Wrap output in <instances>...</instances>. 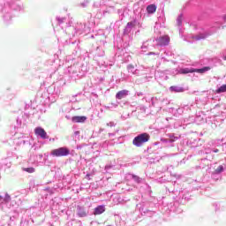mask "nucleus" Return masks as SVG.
Returning <instances> with one entry per match:
<instances>
[{"instance_id":"obj_13","label":"nucleus","mask_w":226,"mask_h":226,"mask_svg":"<svg viewBox=\"0 0 226 226\" xmlns=\"http://www.w3.org/2000/svg\"><path fill=\"white\" fill-rule=\"evenodd\" d=\"M23 170L25 172H28V174H33L35 172L34 168L31 167V168H23Z\"/></svg>"},{"instance_id":"obj_8","label":"nucleus","mask_w":226,"mask_h":226,"mask_svg":"<svg viewBox=\"0 0 226 226\" xmlns=\"http://www.w3.org/2000/svg\"><path fill=\"white\" fill-rule=\"evenodd\" d=\"M170 91H173L174 93H183L185 91V88L181 87L172 86L170 87Z\"/></svg>"},{"instance_id":"obj_4","label":"nucleus","mask_w":226,"mask_h":226,"mask_svg":"<svg viewBox=\"0 0 226 226\" xmlns=\"http://www.w3.org/2000/svg\"><path fill=\"white\" fill-rule=\"evenodd\" d=\"M35 135H38L41 137V139H49V136H47V132H45V129L41 127H36L34 129Z\"/></svg>"},{"instance_id":"obj_15","label":"nucleus","mask_w":226,"mask_h":226,"mask_svg":"<svg viewBox=\"0 0 226 226\" xmlns=\"http://www.w3.org/2000/svg\"><path fill=\"white\" fill-rule=\"evenodd\" d=\"M78 215H79L80 218H83L84 216L87 215V214H86V212H84V211H80V212L78 213Z\"/></svg>"},{"instance_id":"obj_16","label":"nucleus","mask_w":226,"mask_h":226,"mask_svg":"<svg viewBox=\"0 0 226 226\" xmlns=\"http://www.w3.org/2000/svg\"><path fill=\"white\" fill-rule=\"evenodd\" d=\"M216 172H223V166H218V168L216 169Z\"/></svg>"},{"instance_id":"obj_2","label":"nucleus","mask_w":226,"mask_h":226,"mask_svg":"<svg viewBox=\"0 0 226 226\" xmlns=\"http://www.w3.org/2000/svg\"><path fill=\"white\" fill-rule=\"evenodd\" d=\"M50 154L51 156H54L56 158L68 156V154H70V149H68V147H58V148L53 149Z\"/></svg>"},{"instance_id":"obj_10","label":"nucleus","mask_w":226,"mask_h":226,"mask_svg":"<svg viewBox=\"0 0 226 226\" xmlns=\"http://www.w3.org/2000/svg\"><path fill=\"white\" fill-rule=\"evenodd\" d=\"M180 73H182V75H186V73H195V69H188V68L181 69Z\"/></svg>"},{"instance_id":"obj_20","label":"nucleus","mask_w":226,"mask_h":226,"mask_svg":"<svg viewBox=\"0 0 226 226\" xmlns=\"http://www.w3.org/2000/svg\"><path fill=\"white\" fill-rule=\"evenodd\" d=\"M3 199V197L2 196H0V200Z\"/></svg>"},{"instance_id":"obj_3","label":"nucleus","mask_w":226,"mask_h":226,"mask_svg":"<svg viewBox=\"0 0 226 226\" xmlns=\"http://www.w3.org/2000/svg\"><path fill=\"white\" fill-rule=\"evenodd\" d=\"M157 43L161 47H165L170 43V37L169 35L161 36L158 38Z\"/></svg>"},{"instance_id":"obj_7","label":"nucleus","mask_w":226,"mask_h":226,"mask_svg":"<svg viewBox=\"0 0 226 226\" xmlns=\"http://www.w3.org/2000/svg\"><path fill=\"white\" fill-rule=\"evenodd\" d=\"M87 119L86 117H72V123H85Z\"/></svg>"},{"instance_id":"obj_9","label":"nucleus","mask_w":226,"mask_h":226,"mask_svg":"<svg viewBox=\"0 0 226 226\" xmlns=\"http://www.w3.org/2000/svg\"><path fill=\"white\" fill-rule=\"evenodd\" d=\"M147 11L149 14H153L156 11V5L154 4H150L147 7Z\"/></svg>"},{"instance_id":"obj_21","label":"nucleus","mask_w":226,"mask_h":226,"mask_svg":"<svg viewBox=\"0 0 226 226\" xmlns=\"http://www.w3.org/2000/svg\"><path fill=\"white\" fill-rule=\"evenodd\" d=\"M224 60L226 61V56H224Z\"/></svg>"},{"instance_id":"obj_1","label":"nucleus","mask_w":226,"mask_h":226,"mask_svg":"<svg viewBox=\"0 0 226 226\" xmlns=\"http://www.w3.org/2000/svg\"><path fill=\"white\" fill-rule=\"evenodd\" d=\"M151 136L149 135V133L143 132L133 139L132 144L133 146H136V147H142V146H144L146 142H149Z\"/></svg>"},{"instance_id":"obj_19","label":"nucleus","mask_w":226,"mask_h":226,"mask_svg":"<svg viewBox=\"0 0 226 226\" xmlns=\"http://www.w3.org/2000/svg\"><path fill=\"white\" fill-rule=\"evenodd\" d=\"M129 68H133V66H132V65H129Z\"/></svg>"},{"instance_id":"obj_6","label":"nucleus","mask_w":226,"mask_h":226,"mask_svg":"<svg viewBox=\"0 0 226 226\" xmlns=\"http://www.w3.org/2000/svg\"><path fill=\"white\" fill-rule=\"evenodd\" d=\"M128 96V90H121L116 94L117 100H123Z\"/></svg>"},{"instance_id":"obj_12","label":"nucleus","mask_w":226,"mask_h":226,"mask_svg":"<svg viewBox=\"0 0 226 226\" xmlns=\"http://www.w3.org/2000/svg\"><path fill=\"white\" fill-rule=\"evenodd\" d=\"M217 94H220V93H226V84L221 86L216 91Z\"/></svg>"},{"instance_id":"obj_18","label":"nucleus","mask_w":226,"mask_h":226,"mask_svg":"<svg viewBox=\"0 0 226 226\" xmlns=\"http://www.w3.org/2000/svg\"><path fill=\"white\" fill-rule=\"evenodd\" d=\"M214 153H218V149L215 150Z\"/></svg>"},{"instance_id":"obj_11","label":"nucleus","mask_w":226,"mask_h":226,"mask_svg":"<svg viewBox=\"0 0 226 226\" xmlns=\"http://www.w3.org/2000/svg\"><path fill=\"white\" fill-rule=\"evenodd\" d=\"M209 70H211V67H204L202 69H195V72L204 73L205 72H209Z\"/></svg>"},{"instance_id":"obj_5","label":"nucleus","mask_w":226,"mask_h":226,"mask_svg":"<svg viewBox=\"0 0 226 226\" xmlns=\"http://www.w3.org/2000/svg\"><path fill=\"white\" fill-rule=\"evenodd\" d=\"M104 211H105V206L100 205L94 209V215L95 216H97L98 215H103Z\"/></svg>"},{"instance_id":"obj_17","label":"nucleus","mask_w":226,"mask_h":226,"mask_svg":"<svg viewBox=\"0 0 226 226\" xmlns=\"http://www.w3.org/2000/svg\"><path fill=\"white\" fill-rule=\"evenodd\" d=\"M127 26H129L131 27H135V21H131V22L127 23Z\"/></svg>"},{"instance_id":"obj_14","label":"nucleus","mask_w":226,"mask_h":226,"mask_svg":"<svg viewBox=\"0 0 226 226\" xmlns=\"http://www.w3.org/2000/svg\"><path fill=\"white\" fill-rule=\"evenodd\" d=\"M132 179H134L136 183H140V178L137 175H132Z\"/></svg>"}]
</instances>
